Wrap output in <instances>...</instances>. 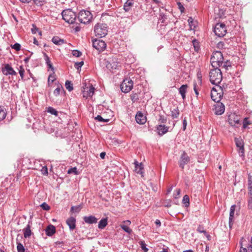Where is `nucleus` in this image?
Listing matches in <instances>:
<instances>
[{"instance_id": "412c9836", "label": "nucleus", "mask_w": 252, "mask_h": 252, "mask_svg": "<svg viewBox=\"0 0 252 252\" xmlns=\"http://www.w3.org/2000/svg\"><path fill=\"white\" fill-rule=\"evenodd\" d=\"M56 232V227L52 224L49 225L45 229L46 234L48 236H52Z\"/></svg>"}, {"instance_id": "4be33fe9", "label": "nucleus", "mask_w": 252, "mask_h": 252, "mask_svg": "<svg viewBox=\"0 0 252 252\" xmlns=\"http://www.w3.org/2000/svg\"><path fill=\"white\" fill-rule=\"evenodd\" d=\"M235 142L237 147L239 148V153L244 154V143L242 139L235 138Z\"/></svg>"}, {"instance_id": "20e7f679", "label": "nucleus", "mask_w": 252, "mask_h": 252, "mask_svg": "<svg viewBox=\"0 0 252 252\" xmlns=\"http://www.w3.org/2000/svg\"><path fill=\"white\" fill-rule=\"evenodd\" d=\"M94 32L96 36L104 37L107 34L108 27L106 24L98 23L94 27Z\"/></svg>"}, {"instance_id": "a18cd8bd", "label": "nucleus", "mask_w": 252, "mask_h": 252, "mask_svg": "<svg viewBox=\"0 0 252 252\" xmlns=\"http://www.w3.org/2000/svg\"><path fill=\"white\" fill-rule=\"evenodd\" d=\"M140 247L144 252H148L149 249L146 247V245L144 241H140L139 242Z\"/></svg>"}, {"instance_id": "a211bd4d", "label": "nucleus", "mask_w": 252, "mask_h": 252, "mask_svg": "<svg viewBox=\"0 0 252 252\" xmlns=\"http://www.w3.org/2000/svg\"><path fill=\"white\" fill-rule=\"evenodd\" d=\"M169 128V127L166 126L164 125H160L158 126L157 128L158 134L159 135H163L168 131Z\"/></svg>"}, {"instance_id": "0eeeda50", "label": "nucleus", "mask_w": 252, "mask_h": 252, "mask_svg": "<svg viewBox=\"0 0 252 252\" xmlns=\"http://www.w3.org/2000/svg\"><path fill=\"white\" fill-rule=\"evenodd\" d=\"M214 32L218 37H222L226 33L225 25L223 23H217L214 28Z\"/></svg>"}, {"instance_id": "774afa93", "label": "nucleus", "mask_w": 252, "mask_h": 252, "mask_svg": "<svg viewBox=\"0 0 252 252\" xmlns=\"http://www.w3.org/2000/svg\"><path fill=\"white\" fill-rule=\"evenodd\" d=\"M248 251H249L248 249L246 248H241L240 252H248Z\"/></svg>"}, {"instance_id": "de8ad7c7", "label": "nucleus", "mask_w": 252, "mask_h": 252, "mask_svg": "<svg viewBox=\"0 0 252 252\" xmlns=\"http://www.w3.org/2000/svg\"><path fill=\"white\" fill-rule=\"evenodd\" d=\"M72 54L76 57H79L82 55V52L78 50H73L72 51Z\"/></svg>"}, {"instance_id": "c756f323", "label": "nucleus", "mask_w": 252, "mask_h": 252, "mask_svg": "<svg viewBox=\"0 0 252 252\" xmlns=\"http://www.w3.org/2000/svg\"><path fill=\"white\" fill-rule=\"evenodd\" d=\"M64 91L63 87L61 85H59L57 88L54 90L53 94L55 96L59 95L61 91Z\"/></svg>"}, {"instance_id": "bb28decb", "label": "nucleus", "mask_w": 252, "mask_h": 252, "mask_svg": "<svg viewBox=\"0 0 252 252\" xmlns=\"http://www.w3.org/2000/svg\"><path fill=\"white\" fill-rule=\"evenodd\" d=\"M236 205H233L231 206L230 209V213H229V224L230 226L231 223L232 221V220L234 217V212L235 210Z\"/></svg>"}, {"instance_id": "864d4df0", "label": "nucleus", "mask_w": 252, "mask_h": 252, "mask_svg": "<svg viewBox=\"0 0 252 252\" xmlns=\"http://www.w3.org/2000/svg\"><path fill=\"white\" fill-rule=\"evenodd\" d=\"M19 68H20L19 70V73L20 74V75L21 78L23 79L24 77V74L25 72V70L22 66H20Z\"/></svg>"}, {"instance_id": "423d86ee", "label": "nucleus", "mask_w": 252, "mask_h": 252, "mask_svg": "<svg viewBox=\"0 0 252 252\" xmlns=\"http://www.w3.org/2000/svg\"><path fill=\"white\" fill-rule=\"evenodd\" d=\"M77 18L81 23L86 24L90 22L93 16L89 11L82 10L78 13Z\"/></svg>"}, {"instance_id": "e433bc0d", "label": "nucleus", "mask_w": 252, "mask_h": 252, "mask_svg": "<svg viewBox=\"0 0 252 252\" xmlns=\"http://www.w3.org/2000/svg\"><path fill=\"white\" fill-rule=\"evenodd\" d=\"M121 228L127 233L128 234H130L132 232V229H131L130 228L128 227V226L125 225V224H122L121 225Z\"/></svg>"}, {"instance_id": "2eb2a0df", "label": "nucleus", "mask_w": 252, "mask_h": 252, "mask_svg": "<svg viewBox=\"0 0 252 252\" xmlns=\"http://www.w3.org/2000/svg\"><path fill=\"white\" fill-rule=\"evenodd\" d=\"M217 103H218L215 105V114L217 115H220L224 113L225 106L222 103H220V102Z\"/></svg>"}, {"instance_id": "f8f14e48", "label": "nucleus", "mask_w": 252, "mask_h": 252, "mask_svg": "<svg viewBox=\"0 0 252 252\" xmlns=\"http://www.w3.org/2000/svg\"><path fill=\"white\" fill-rule=\"evenodd\" d=\"M190 161V158L188 156V154L184 151L180 157L179 161V166L182 168L184 169L185 165L187 164Z\"/></svg>"}, {"instance_id": "09e8293b", "label": "nucleus", "mask_w": 252, "mask_h": 252, "mask_svg": "<svg viewBox=\"0 0 252 252\" xmlns=\"http://www.w3.org/2000/svg\"><path fill=\"white\" fill-rule=\"evenodd\" d=\"M11 48L15 49L16 51H18L21 49V45L18 43H16L13 45H12Z\"/></svg>"}, {"instance_id": "a19ab883", "label": "nucleus", "mask_w": 252, "mask_h": 252, "mask_svg": "<svg viewBox=\"0 0 252 252\" xmlns=\"http://www.w3.org/2000/svg\"><path fill=\"white\" fill-rule=\"evenodd\" d=\"M192 44H193L195 51L198 52L200 48V46H199V43L198 42V41L196 39H194L192 41Z\"/></svg>"}, {"instance_id": "aec40b11", "label": "nucleus", "mask_w": 252, "mask_h": 252, "mask_svg": "<svg viewBox=\"0 0 252 252\" xmlns=\"http://www.w3.org/2000/svg\"><path fill=\"white\" fill-rule=\"evenodd\" d=\"M135 165V171L143 176V166L141 163H139L137 161H135L134 162Z\"/></svg>"}, {"instance_id": "052dcab7", "label": "nucleus", "mask_w": 252, "mask_h": 252, "mask_svg": "<svg viewBox=\"0 0 252 252\" xmlns=\"http://www.w3.org/2000/svg\"><path fill=\"white\" fill-rule=\"evenodd\" d=\"M193 90L195 92L196 96L197 97H198V96L199 95V92H198V89H197V85L196 84H194L193 85Z\"/></svg>"}, {"instance_id": "c03bdc74", "label": "nucleus", "mask_w": 252, "mask_h": 252, "mask_svg": "<svg viewBox=\"0 0 252 252\" xmlns=\"http://www.w3.org/2000/svg\"><path fill=\"white\" fill-rule=\"evenodd\" d=\"M55 80H56V78H55L54 73L50 75L48 77V85H50V83H53Z\"/></svg>"}, {"instance_id": "4d7b16f0", "label": "nucleus", "mask_w": 252, "mask_h": 252, "mask_svg": "<svg viewBox=\"0 0 252 252\" xmlns=\"http://www.w3.org/2000/svg\"><path fill=\"white\" fill-rule=\"evenodd\" d=\"M166 121L167 120L165 117H164L163 116L160 115L159 119V121L160 123L164 124L166 123Z\"/></svg>"}, {"instance_id": "72a5a7b5", "label": "nucleus", "mask_w": 252, "mask_h": 252, "mask_svg": "<svg viewBox=\"0 0 252 252\" xmlns=\"http://www.w3.org/2000/svg\"><path fill=\"white\" fill-rule=\"evenodd\" d=\"M67 174H73L75 175H77L79 174V172L78 171L77 167H71L68 170Z\"/></svg>"}, {"instance_id": "79ce46f5", "label": "nucleus", "mask_w": 252, "mask_h": 252, "mask_svg": "<svg viewBox=\"0 0 252 252\" xmlns=\"http://www.w3.org/2000/svg\"><path fill=\"white\" fill-rule=\"evenodd\" d=\"M95 120H97L98 121L100 122H108L109 121V119H103L100 115H97L96 117L94 118Z\"/></svg>"}, {"instance_id": "473e14b6", "label": "nucleus", "mask_w": 252, "mask_h": 252, "mask_svg": "<svg viewBox=\"0 0 252 252\" xmlns=\"http://www.w3.org/2000/svg\"><path fill=\"white\" fill-rule=\"evenodd\" d=\"M179 110L178 107L171 111V116L173 119L177 118L179 116Z\"/></svg>"}, {"instance_id": "dca6fc26", "label": "nucleus", "mask_w": 252, "mask_h": 252, "mask_svg": "<svg viewBox=\"0 0 252 252\" xmlns=\"http://www.w3.org/2000/svg\"><path fill=\"white\" fill-rule=\"evenodd\" d=\"M135 120L139 124H144L146 122V117L141 112H138L135 116Z\"/></svg>"}, {"instance_id": "f03ea898", "label": "nucleus", "mask_w": 252, "mask_h": 252, "mask_svg": "<svg viewBox=\"0 0 252 252\" xmlns=\"http://www.w3.org/2000/svg\"><path fill=\"white\" fill-rule=\"evenodd\" d=\"M223 57L220 51H214L211 56L210 62L212 67H219L222 64Z\"/></svg>"}, {"instance_id": "6e6d98bb", "label": "nucleus", "mask_w": 252, "mask_h": 252, "mask_svg": "<svg viewBox=\"0 0 252 252\" xmlns=\"http://www.w3.org/2000/svg\"><path fill=\"white\" fill-rule=\"evenodd\" d=\"M250 124V123L249 121H248V118H245L243 121V127L244 128H246L247 127L248 125H249Z\"/></svg>"}, {"instance_id": "680f3d73", "label": "nucleus", "mask_w": 252, "mask_h": 252, "mask_svg": "<svg viewBox=\"0 0 252 252\" xmlns=\"http://www.w3.org/2000/svg\"><path fill=\"white\" fill-rule=\"evenodd\" d=\"M33 0L36 4H39V5H41L44 2V0Z\"/></svg>"}, {"instance_id": "603ef678", "label": "nucleus", "mask_w": 252, "mask_h": 252, "mask_svg": "<svg viewBox=\"0 0 252 252\" xmlns=\"http://www.w3.org/2000/svg\"><path fill=\"white\" fill-rule=\"evenodd\" d=\"M44 60L47 65L51 63L50 58L46 53H44Z\"/></svg>"}, {"instance_id": "13d9d810", "label": "nucleus", "mask_w": 252, "mask_h": 252, "mask_svg": "<svg viewBox=\"0 0 252 252\" xmlns=\"http://www.w3.org/2000/svg\"><path fill=\"white\" fill-rule=\"evenodd\" d=\"M177 4L178 5V7L180 11L181 12V13H183L185 10V8L183 6V4L180 2H178L177 3Z\"/></svg>"}, {"instance_id": "338daca9", "label": "nucleus", "mask_w": 252, "mask_h": 252, "mask_svg": "<svg viewBox=\"0 0 252 252\" xmlns=\"http://www.w3.org/2000/svg\"><path fill=\"white\" fill-rule=\"evenodd\" d=\"M106 156L105 152H102L100 154V157L102 159H104L105 158V157Z\"/></svg>"}, {"instance_id": "7ed1b4c3", "label": "nucleus", "mask_w": 252, "mask_h": 252, "mask_svg": "<svg viewBox=\"0 0 252 252\" xmlns=\"http://www.w3.org/2000/svg\"><path fill=\"white\" fill-rule=\"evenodd\" d=\"M62 15L63 19L67 23L73 25L77 24L76 22V15L71 10H64L62 12Z\"/></svg>"}, {"instance_id": "5fc2aeb1", "label": "nucleus", "mask_w": 252, "mask_h": 252, "mask_svg": "<svg viewBox=\"0 0 252 252\" xmlns=\"http://www.w3.org/2000/svg\"><path fill=\"white\" fill-rule=\"evenodd\" d=\"M41 172L42 174L44 175H48V169H47V167H46V166H43L42 168V169L41 170Z\"/></svg>"}, {"instance_id": "4c0bfd02", "label": "nucleus", "mask_w": 252, "mask_h": 252, "mask_svg": "<svg viewBox=\"0 0 252 252\" xmlns=\"http://www.w3.org/2000/svg\"><path fill=\"white\" fill-rule=\"evenodd\" d=\"M17 252H25V248L22 244L20 242L17 243Z\"/></svg>"}, {"instance_id": "6e6552de", "label": "nucleus", "mask_w": 252, "mask_h": 252, "mask_svg": "<svg viewBox=\"0 0 252 252\" xmlns=\"http://www.w3.org/2000/svg\"><path fill=\"white\" fill-rule=\"evenodd\" d=\"M133 81L129 78H126L121 84V91L125 93H128L133 88Z\"/></svg>"}, {"instance_id": "8fccbe9b", "label": "nucleus", "mask_w": 252, "mask_h": 252, "mask_svg": "<svg viewBox=\"0 0 252 252\" xmlns=\"http://www.w3.org/2000/svg\"><path fill=\"white\" fill-rule=\"evenodd\" d=\"M41 207L44 210L48 211L50 209V207L46 203L43 202L41 205Z\"/></svg>"}, {"instance_id": "e2e57ef3", "label": "nucleus", "mask_w": 252, "mask_h": 252, "mask_svg": "<svg viewBox=\"0 0 252 252\" xmlns=\"http://www.w3.org/2000/svg\"><path fill=\"white\" fill-rule=\"evenodd\" d=\"M72 28H74V30L75 32H78L80 31V27L78 26H75V25L73 26Z\"/></svg>"}, {"instance_id": "39448f33", "label": "nucleus", "mask_w": 252, "mask_h": 252, "mask_svg": "<svg viewBox=\"0 0 252 252\" xmlns=\"http://www.w3.org/2000/svg\"><path fill=\"white\" fill-rule=\"evenodd\" d=\"M223 94V91L221 87L216 85V87L212 88L211 92V97L212 99L216 102H219Z\"/></svg>"}, {"instance_id": "9d476101", "label": "nucleus", "mask_w": 252, "mask_h": 252, "mask_svg": "<svg viewBox=\"0 0 252 252\" xmlns=\"http://www.w3.org/2000/svg\"><path fill=\"white\" fill-rule=\"evenodd\" d=\"M120 63L118 62V59L116 58H109L107 61L106 67L109 70L118 69L120 66Z\"/></svg>"}, {"instance_id": "b1692460", "label": "nucleus", "mask_w": 252, "mask_h": 252, "mask_svg": "<svg viewBox=\"0 0 252 252\" xmlns=\"http://www.w3.org/2000/svg\"><path fill=\"white\" fill-rule=\"evenodd\" d=\"M24 237L25 238H29L32 235V231L31 230V226L28 224L27 226L23 229Z\"/></svg>"}, {"instance_id": "9b49d317", "label": "nucleus", "mask_w": 252, "mask_h": 252, "mask_svg": "<svg viewBox=\"0 0 252 252\" xmlns=\"http://www.w3.org/2000/svg\"><path fill=\"white\" fill-rule=\"evenodd\" d=\"M94 90L95 88L92 85H90L89 87H86L84 88V90L82 91L83 97L86 98L92 97L94 94Z\"/></svg>"}, {"instance_id": "c9c22d12", "label": "nucleus", "mask_w": 252, "mask_h": 252, "mask_svg": "<svg viewBox=\"0 0 252 252\" xmlns=\"http://www.w3.org/2000/svg\"><path fill=\"white\" fill-rule=\"evenodd\" d=\"M197 231L200 233H204L205 235H206V237L209 238L210 237V235H207V232L206 230H204L203 226L201 225H199L198 227L197 228Z\"/></svg>"}, {"instance_id": "69168bd1", "label": "nucleus", "mask_w": 252, "mask_h": 252, "mask_svg": "<svg viewBox=\"0 0 252 252\" xmlns=\"http://www.w3.org/2000/svg\"><path fill=\"white\" fill-rule=\"evenodd\" d=\"M123 223L126 224L125 225L128 226L131 224V221L129 220H126L124 221Z\"/></svg>"}, {"instance_id": "c85d7f7f", "label": "nucleus", "mask_w": 252, "mask_h": 252, "mask_svg": "<svg viewBox=\"0 0 252 252\" xmlns=\"http://www.w3.org/2000/svg\"><path fill=\"white\" fill-rule=\"evenodd\" d=\"M248 190L250 193L252 194V176L250 174H248Z\"/></svg>"}, {"instance_id": "f3484780", "label": "nucleus", "mask_w": 252, "mask_h": 252, "mask_svg": "<svg viewBox=\"0 0 252 252\" xmlns=\"http://www.w3.org/2000/svg\"><path fill=\"white\" fill-rule=\"evenodd\" d=\"M66 223L69 226V229L70 230H73L75 228L76 219L74 217H70L68 218L66 220Z\"/></svg>"}, {"instance_id": "ddd939ff", "label": "nucleus", "mask_w": 252, "mask_h": 252, "mask_svg": "<svg viewBox=\"0 0 252 252\" xmlns=\"http://www.w3.org/2000/svg\"><path fill=\"white\" fill-rule=\"evenodd\" d=\"M240 118L235 113L231 114L228 116V122L231 126H235L240 123Z\"/></svg>"}, {"instance_id": "7c9ffc66", "label": "nucleus", "mask_w": 252, "mask_h": 252, "mask_svg": "<svg viewBox=\"0 0 252 252\" xmlns=\"http://www.w3.org/2000/svg\"><path fill=\"white\" fill-rule=\"evenodd\" d=\"M6 116L5 109L2 106H0V121L5 119Z\"/></svg>"}, {"instance_id": "0e129e2a", "label": "nucleus", "mask_w": 252, "mask_h": 252, "mask_svg": "<svg viewBox=\"0 0 252 252\" xmlns=\"http://www.w3.org/2000/svg\"><path fill=\"white\" fill-rule=\"evenodd\" d=\"M251 242L252 244L248 247L249 252H252V236L251 238Z\"/></svg>"}, {"instance_id": "1a4fd4ad", "label": "nucleus", "mask_w": 252, "mask_h": 252, "mask_svg": "<svg viewBox=\"0 0 252 252\" xmlns=\"http://www.w3.org/2000/svg\"><path fill=\"white\" fill-rule=\"evenodd\" d=\"M93 46L99 52L104 51L106 47V43L100 39H95L92 40Z\"/></svg>"}, {"instance_id": "4468645a", "label": "nucleus", "mask_w": 252, "mask_h": 252, "mask_svg": "<svg viewBox=\"0 0 252 252\" xmlns=\"http://www.w3.org/2000/svg\"><path fill=\"white\" fill-rule=\"evenodd\" d=\"M2 72L5 75H15L16 74V72L13 68L8 63L5 64L4 67L2 68Z\"/></svg>"}, {"instance_id": "49530a36", "label": "nucleus", "mask_w": 252, "mask_h": 252, "mask_svg": "<svg viewBox=\"0 0 252 252\" xmlns=\"http://www.w3.org/2000/svg\"><path fill=\"white\" fill-rule=\"evenodd\" d=\"M130 98L133 102L137 101L139 99V96L137 94H132L130 95Z\"/></svg>"}, {"instance_id": "37998d69", "label": "nucleus", "mask_w": 252, "mask_h": 252, "mask_svg": "<svg viewBox=\"0 0 252 252\" xmlns=\"http://www.w3.org/2000/svg\"><path fill=\"white\" fill-rule=\"evenodd\" d=\"M83 64H84V62L83 61H81V62H76L74 63V67L76 69L79 70L81 69V68L83 65Z\"/></svg>"}, {"instance_id": "bf43d9fd", "label": "nucleus", "mask_w": 252, "mask_h": 252, "mask_svg": "<svg viewBox=\"0 0 252 252\" xmlns=\"http://www.w3.org/2000/svg\"><path fill=\"white\" fill-rule=\"evenodd\" d=\"M71 211H74L76 212H79L80 211V206H72L71 208Z\"/></svg>"}, {"instance_id": "5701e85b", "label": "nucleus", "mask_w": 252, "mask_h": 252, "mask_svg": "<svg viewBox=\"0 0 252 252\" xmlns=\"http://www.w3.org/2000/svg\"><path fill=\"white\" fill-rule=\"evenodd\" d=\"M188 88L187 85H183L179 89V92L181 95L182 98L184 100L186 98V94Z\"/></svg>"}, {"instance_id": "f257e3e1", "label": "nucleus", "mask_w": 252, "mask_h": 252, "mask_svg": "<svg viewBox=\"0 0 252 252\" xmlns=\"http://www.w3.org/2000/svg\"><path fill=\"white\" fill-rule=\"evenodd\" d=\"M209 72L210 81L212 84L218 85L222 80V73L219 67H213Z\"/></svg>"}, {"instance_id": "2f4dec72", "label": "nucleus", "mask_w": 252, "mask_h": 252, "mask_svg": "<svg viewBox=\"0 0 252 252\" xmlns=\"http://www.w3.org/2000/svg\"><path fill=\"white\" fill-rule=\"evenodd\" d=\"M220 67L226 70H228L229 67H231V63L229 60H227L224 62H222V64Z\"/></svg>"}, {"instance_id": "58836bf2", "label": "nucleus", "mask_w": 252, "mask_h": 252, "mask_svg": "<svg viewBox=\"0 0 252 252\" xmlns=\"http://www.w3.org/2000/svg\"><path fill=\"white\" fill-rule=\"evenodd\" d=\"M48 112L56 116L58 115V112L52 107H49L47 110Z\"/></svg>"}, {"instance_id": "a878e982", "label": "nucleus", "mask_w": 252, "mask_h": 252, "mask_svg": "<svg viewBox=\"0 0 252 252\" xmlns=\"http://www.w3.org/2000/svg\"><path fill=\"white\" fill-rule=\"evenodd\" d=\"M133 0H127L124 5V9L126 12H128L133 5Z\"/></svg>"}, {"instance_id": "cd10ccee", "label": "nucleus", "mask_w": 252, "mask_h": 252, "mask_svg": "<svg viewBox=\"0 0 252 252\" xmlns=\"http://www.w3.org/2000/svg\"><path fill=\"white\" fill-rule=\"evenodd\" d=\"M52 41L55 44L57 45H61L65 43L63 39L60 38L58 36L53 37Z\"/></svg>"}, {"instance_id": "393cba45", "label": "nucleus", "mask_w": 252, "mask_h": 252, "mask_svg": "<svg viewBox=\"0 0 252 252\" xmlns=\"http://www.w3.org/2000/svg\"><path fill=\"white\" fill-rule=\"evenodd\" d=\"M108 224V219L107 218L102 219L99 222L98 224V227L99 229H104Z\"/></svg>"}, {"instance_id": "3c124183", "label": "nucleus", "mask_w": 252, "mask_h": 252, "mask_svg": "<svg viewBox=\"0 0 252 252\" xmlns=\"http://www.w3.org/2000/svg\"><path fill=\"white\" fill-rule=\"evenodd\" d=\"M181 193V189H177L175 190L173 193V196L175 198H178L179 197V195Z\"/></svg>"}, {"instance_id": "ea45409f", "label": "nucleus", "mask_w": 252, "mask_h": 252, "mask_svg": "<svg viewBox=\"0 0 252 252\" xmlns=\"http://www.w3.org/2000/svg\"><path fill=\"white\" fill-rule=\"evenodd\" d=\"M183 203L185 205V206H188L189 204V198L188 195H185L183 197Z\"/></svg>"}, {"instance_id": "6ab92c4d", "label": "nucleus", "mask_w": 252, "mask_h": 252, "mask_svg": "<svg viewBox=\"0 0 252 252\" xmlns=\"http://www.w3.org/2000/svg\"><path fill=\"white\" fill-rule=\"evenodd\" d=\"M84 221L88 224L96 223L97 219L94 216H85L83 218Z\"/></svg>"}, {"instance_id": "f704fd0d", "label": "nucleus", "mask_w": 252, "mask_h": 252, "mask_svg": "<svg viewBox=\"0 0 252 252\" xmlns=\"http://www.w3.org/2000/svg\"><path fill=\"white\" fill-rule=\"evenodd\" d=\"M65 86L66 89L68 90V91L69 92L72 91L73 89L72 84L71 83L70 81L68 80L66 81L65 83Z\"/></svg>"}]
</instances>
